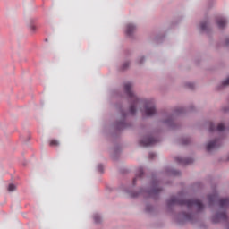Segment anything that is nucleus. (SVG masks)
I'll return each mask as SVG.
<instances>
[{
	"label": "nucleus",
	"instance_id": "1",
	"mask_svg": "<svg viewBox=\"0 0 229 229\" xmlns=\"http://www.w3.org/2000/svg\"><path fill=\"white\" fill-rule=\"evenodd\" d=\"M168 205H186L187 208L194 207L199 212L203 210V203L199 199L182 200L176 197H171L168 200Z\"/></svg>",
	"mask_w": 229,
	"mask_h": 229
},
{
	"label": "nucleus",
	"instance_id": "2",
	"mask_svg": "<svg viewBox=\"0 0 229 229\" xmlns=\"http://www.w3.org/2000/svg\"><path fill=\"white\" fill-rule=\"evenodd\" d=\"M133 84L131 82H127L124 84V91L126 92L127 96H129L130 99L133 101L134 105L139 103V98L135 96L133 91L131 90Z\"/></svg>",
	"mask_w": 229,
	"mask_h": 229
},
{
	"label": "nucleus",
	"instance_id": "3",
	"mask_svg": "<svg viewBox=\"0 0 229 229\" xmlns=\"http://www.w3.org/2000/svg\"><path fill=\"white\" fill-rule=\"evenodd\" d=\"M144 114L147 115V117H151L157 114V109L155 108V104L153 101L146 102Z\"/></svg>",
	"mask_w": 229,
	"mask_h": 229
},
{
	"label": "nucleus",
	"instance_id": "4",
	"mask_svg": "<svg viewBox=\"0 0 229 229\" xmlns=\"http://www.w3.org/2000/svg\"><path fill=\"white\" fill-rule=\"evenodd\" d=\"M157 142V140L153 137L144 138L140 141V146H143V148H148V146H153Z\"/></svg>",
	"mask_w": 229,
	"mask_h": 229
},
{
	"label": "nucleus",
	"instance_id": "5",
	"mask_svg": "<svg viewBox=\"0 0 229 229\" xmlns=\"http://www.w3.org/2000/svg\"><path fill=\"white\" fill-rule=\"evenodd\" d=\"M228 216L225 212L217 213L213 216V223H221V221H227Z\"/></svg>",
	"mask_w": 229,
	"mask_h": 229
},
{
	"label": "nucleus",
	"instance_id": "6",
	"mask_svg": "<svg viewBox=\"0 0 229 229\" xmlns=\"http://www.w3.org/2000/svg\"><path fill=\"white\" fill-rule=\"evenodd\" d=\"M219 146H221L219 140H215L207 145L206 149L207 151H212L213 149H217Z\"/></svg>",
	"mask_w": 229,
	"mask_h": 229
},
{
	"label": "nucleus",
	"instance_id": "7",
	"mask_svg": "<svg viewBox=\"0 0 229 229\" xmlns=\"http://www.w3.org/2000/svg\"><path fill=\"white\" fill-rule=\"evenodd\" d=\"M223 131L225 130V124L219 123L217 128L216 129V125H214L212 123H209V131Z\"/></svg>",
	"mask_w": 229,
	"mask_h": 229
},
{
	"label": "nucleus",
	"instance_id": "8",
	"mask_svg": "<svg viewBox=\"0 0 229 229\" xmlns=\"http://www.w3.org/2000/svg\"><path fill=\"white\" fill-rule=\"evenodd\" d=\"M135 30H136V27L133 24H128L126 29V35H128L129 37H131Z\"/></svg>",
	"mask_w": 229,
	"mask_h": 229
},
{
	"label": "nucleus",
	"instance_id": "9",
	"mask_svg": "<svg viewBox=\"0 0 229 229\" xmlns=\"http://www.w3.org/2000/svg\"><path fill=\"white\" fill-rule=\"evenodd\" d=\"M220 208H228L229 207V199H221L219 200Z\"/></svg>",
	"mask_w": 229,
	"mask_h": 229
},
{
	"label": "nucleus",
	"instance_id": "10",
	"mask_svg": "<svg viewBox=\"0 0 229 229\" xmlns=\"http://www.w3.org/2000/svg\"><path fill=\"white\" fill-rule=\"evenodd\" d=\"M179 164H192V159H183L182 157H175Z\"/></svg>",
	"mask_w": 229,
	"mask_h": 229
},
{
	"label": "nucleus",
	"instance_id": "11",
	"mask_svg": "<svg viewBox=\"0 0 229 229\" xmlns=\"http://www.w3.org/2000/svg\"><path fill=\"white\" fill-rule=\"evenodd\" d=\"M217 26L218 28H225L226 26L227 21L225 20V18H219L217 21Z\"/></svg>",
	"mask_w": 229,
	"mask_h": 229
},
{
	"label": "nucleus",
	"instance_id": "12",
	"mask_svg": "<svg viewBox=\"0 0 229 229\" xmlns=\"http://www.w3.org/2000/svg\"><path fill=\"white\" fill-rule=\"evenodd\" d=\"M161 189L158 188V186H155V188L149 191V195L153 196V194H158L160 192Z\"/></svg>",
	"mask_w": 229,
	"mask_h": 229
},
{
	"label": "nucleus",
	"instance_id": "13",
	"mask_svg": "<svg viewBox=\"0 0 229 229\" xmlns=\"http://www.w3.org/2000/svg\"><path fill=\"white\" fill-rule=\"evenodd\" d=\"M49 146L51 147L60 146V142H58V140H50Z\"/></svg>",
	"mask_w": 229,
	"mask_h": 229
},
{
	"label": "nucleus",
	"instance_id": "14",
	"mask_svg": "<svg viewBox=\"0 0 229 229\" xmlns=\"http://www.w3.org/2000/svg\"><path fill=\"white\" fill-rule=\"evenodd\" d=\"M216 199H217V194L215 193L214 195L208 196L209 203H214V201H216Z\"/></svg>",
	"mask_w": 229,
	"mask_h": 229
},
{
	"label": "nucleus",
	"instance_id": "15",
	"mask_svg": "<svg viewBox=\"0 0 229 229\" xmlns=\"http://www.w3.org/2000/svg\"><path fill=\"white\" fill-rule=\"evenodd\" d=\"M137 112V109L135 107V105H131L130 107V114L131 115H135V113Z\"/></svg>",
	"mask_w": 229,
	"mask_h": 229
},
{
	"label": "nucleus",
	"instance_id": "16",
	"mask_svg": "<svg viewBox=\"0 0 229 229\" xmlns=\"http://www.w3.org/2000/svg\"><path fill=\"white\" fill-rule=\"evenodd\" d=\"M15 189H17L15 184H9V186H8L9 192H13V191H15Z\"/></svg>",
	"mask_w": 229,
	"mask_h": 229
},
{
	"label": "nucleus",
	"instance_id": "17",
	"mask_svg": "<svg viewBox=\"0 0 229 229\" xmlns=\"http://www.w3.org/2000/svg\"><path fill=\"white\" fill-rule=\"evenodd\" d=\"M200 30H202V31H205V30H207V22H202L200 24Z\"/></svg>",
	"mask_w": 229,
	"mask_h": 229
},
{
	"label": "nucleus",
	"instance_id": "18",
	"mask_svg": "<svg viewBox=\"0 0 229 229\" xmlns=\"http://www.w3.org/2000/svg\"><path fill=\"white\" fill-rule=\"evenodd\" d=\"M184 219L186 221H191V219H192V215H184Z\"/></svg>",
	"mask_w": 229,
	"mask_h": 229
},
{
	"label": "nucleus",
	"instance_id": "19",
	"mask_svg": "<svg viewBox=\"0 0 229 229\" xmlns=\"http://www.w3.org/2000/svg\"><path fill=\"white\" fill-rule=\"evenodd\" d=\"M94 220H95V223H99V221H101L98 216H95Z\"/></svg>",
	"mask_w": 229,
	"mask_h": 229
},
{
	"label": "nucleus",
	"instance_id": "20",
	"mask_svg": "<svg viewBox=\"0 0 229 229\" xmlns=\"http://www.w3.org/2000/svg\"><path fill=\"white\" fill-rule=\"evenodd\" d=\"M149 158H155V153H150L149 154Z\"/></svg>",
	"mask_w": 229,
	"mask_h": 229
},
{
	"label": "nucleus",
	"instance_id": "21",
	"mask_svg": "<svg viewBox=\"0 0 229 229\" xmlns=\"http://www.w3.org/2000/svg\"><path fill=\"white\" fill-rule=\"evenodd\" d=\"M98 171L102 172L103 171V165H98Z\"/></svg>",
	"mask_w": 229,
	"mask_h": 229
},
{
	"label": "nucleus",
	"instance_id": "22",
	"mask_svg": "<svg viewBox=\"0 0 229 229\" xmlns=\"http://www.w3.org/2000/svg\"><path fill=\"white\" fill-rule=\"evenodd\" d=\"M142 174H144V172L142 171V169L140 170V177L142 176Z\"/></svg>",
	"mask_w": 229,
	"mask_h": 229
},
{
	"label": "nucleus",
	"instance_id": "23",
	"mask_svg": "<svg viewBox=\"0 0 229 229\" xmlns=\"http://www.w3.org/2000/svg\"><path fill=\"white\" fill-rule=\"evenodd\" d=\"M126 67H128V63H125L123 65V69H126Z\"/></svg>",
	"mask_w": 229,
	"mask_h": 229
},
{
	"label": "nucleus",
	"instance_id": "24",
	"mask_svg": "<svg viewBox=\"0 0 229 229\" xmlns=\"http://www.w3.org/2000/svg\"><path fill=\"white\" fill-rule=\"evenodd\" d=\"M189 143V140H184L183 144H188Z\"/></svg>",
	"mask_w": 229,
	"mask_h": 229
},
{
	"label": "nucleus",
	"instance_id": "25",
	"mask_svg": "<svg viewBox=\"0 0 229 229\" xmlns=\"http://www.w3.org/2000/svg\"><path fill=\"white\" fill-rule=\"evenodd\" d=\"M137 182V178L133 179V185H135V183Z\"/></svg>",
	"mask_w": 229,
	"mask_h": 229
},
{
	"label": "nucleus",
	"instance_id": "26",
	"mask_svg": "<svg viewBox=\"0 0 229 229\" xmlns=\"http://www.w3.org/2000/svg\"><path fill=\"white\" fill-rule=\"evenodd\" d=\"M226 45L229 46V39H226Z\"/></svg>",
	"mask_w": 229,
	"mask_h": 229
},
{
	"label": "nucleus",
	"instance_id": "27",
	"mask_svg": "<svg viewBox=\"0 0 229 229\" xmlns=\"http://www.w3.org/2000/svg\"><path fill=\"white\" fill-rule=\"evenodd\" d=\"M188 86L190 87V89H192V84H188Z\"/></svg>",
	"mask_w": 229,
	"mask_h": 229
},
{
	"label": "nucleus",
	"instance_id": "28",
	"mask_svg": "<svg viewBox=\"0 0 229 229\" xmlns=\"http://www.w3.org/2000/svg\"><path fill=\"white\" fill-rule=\"evenodd\" d=\"M181 112H182L181 110H177V113H179V114H180Z\"/></svg>",
	"mask_w": 229,
	"mask_h": 229
}]
</instances>
